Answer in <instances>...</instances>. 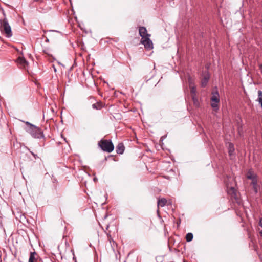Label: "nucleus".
I'll return each mask as SVG.
<instances>
[{
    "instance_id": "1",
    "label": "nucleus",
    "mask_w": 262,
    "mask_h": 262,
    "mask_svg": "<svg viewBox=\"0 0 262 262\" xmlns=\"http://www.w3.org/2000/svg\"><path fill=\"white\" fill-rule=\"evenodd\" d=\"M3 14L4 17L0 19V31L6 37H10L12 36L11 28L6 17L4 12H3Z\"/></svg>"
},
{
    "instance_id": "2",
    "label": "nucleus",
    "mask_w": 262,
    "mask_h": 262,
    "mask_svg": "<svg viewBox=\"0 0 262 262\" xmlns=\"http://www.w3.org/2000/svg\"><path fill=\"white\" fill-rule=\"evenodd\" d=\"M246 177L247 179L251 180L250 185L252 187V189L254 193H257L260 186L257 184V178L256 174L251 170H249L247 173Z\"/></svg>"
},
{
    "instance_id": "3",
    "label": "nucleus",
    "mask_w": 262,
    "mask_h": 262,
    "mask_svg": "<svg viewBox=\"0 0 262 262\" xmlns=\"http://www.w3.org/2000/svg\"><path fill=\"white\" fill-rule=\"evenodd\" d=\"M27 124L30 125L29 127L27 129V131L33 137L35 138H40L43 137V133L38 127L31 124L28 122H26Z\"/></svg>"
},
{
    "instance_id": "4",
    "label": "nucleus",
    "mask_w": 262,
    "mask_h": 262,
    "mask_svg": "<svg viewBox=\"0 0 262 262\" xmlns=\"http://www.w3.org/2000/svg\"><path fill=\"white\" fill-rule=\"evenodd\" d=\"M98 144L104 151L111 152L114 150V145L111 140H101Z\"/></svg>"
},
{
    "instance_id": "5",
    "label": "nucleus",
    "mask_w": 262,
    "mask_h": 262,
    "mask_svg": "<svg viewBox=\"0 0 262 262\" xmlns=\"http://www.w3.org/2000/svg\"><path fill=\"white\" fill-rule=\"evenodd\" d=\"M149 37H148L141 39V43L144 45L146 49H152L154 47L152 41Z\"/></svg>"
},
{
    "instance_id": "6",
    "label": "nucleus",
    "mask_w": 262,
    "mask_h": 262,
    "mask_svg": "<svg viewBox=\"0 0 262 262\" xmlns=\"http://www.w3.org/2000/svg\"><path fill=\"white\" fill-rule=\"evenodd\" d=\"M139 34L141 37V39H143L144 38H145L148 37H150V34L147 33V29L144 27H139Z\"/></svg>"
},
{
    "instance_id": "7",
    "label": "nucleus",
    "mask_w": 262,
    "mask_h": 262,
    "mask_svg": "<svg viewBox=\"0 0 262 262\" xmlns=\"http://www.w3.org/2000/svg\"><path fill=\"white\" fill-rule=\"evenodd\" d=\"M210 77V75L207 72H205L203 75V78L201 80V86L202 87H205L208 81V80Z\"/></svg>"
},
{
    "instance_id": "8",
    "label": "nucleus",
    "mask_w": 262,
    "mask_h": 262,
    "mask_svg": "<svg viewBox=\"0 0 262 262\" xmlns=\"http://www.w3.org/2000/svg\"><path fill=\"white\" fill-rule=\"evenodd\" d=\"M227 192L232 195H236V190L233 186H230L229 184L227 183Z\"/></svg>"
},
{
    "instance_id": "9",
    "label": "nucleus",
    "mask_w": 262,
    "mask_h": 262,
    "mask_svg": "<svg viewBox=\"0 0 262 262\" xmlns=\"http://www.w3.org/2000/svg\"><path fill=\"white\" fill-rule=\"evenodd\" d=\"M228 148L229 155L231 158H232L234 152V147L233 144L231 143H229L228 145Z\"/></svg>"
},
{
    "instance_id": "10",
    "label": "nucleus",
    "mask_w": 262,
    "mask_h": 262,
    "mask_svg": "<svg viewBox=\"0 0 262 262\" xmlns=\"http://www.w3.org/2000/svg\"><path fill=\"white\" fill-rule=\"evenodd\" d=\"M189 87L190 88V92L191 94V96L192 95H195L196 96V88L193 84L191 80L190 79H189Z\"/></svg>"
},
{
    "instance_id": "11",
    "label": "nucleus",
    "mask_w": 262,
    "mask_h": 262,
    "mask_svg": "<svg viewBox=\"0 0 262 262\" xmlns=\"http://www.w3.org/2000/svg\"><path fill=\"white\" fill-rule=\"evenodd\" d=\"M124 150V146L123 143H119L116 147V152L118 154H122Z\"/></svg>"
},
{
    "instance_id": "12",
    "label": "nucleus",
    "mask_w": 262,
    "mask_h": 262,
    "mask_svg": "<svg viewBox=\"0 0 262 262\" xmlns=\"http://www.w3.org/2000/svg\"><path fill=\"white\" fill-rule=\"evenodd\" d=\"M211 101H220L219 95L217 91L212 92V96L211 98Z\"/></svg>"
},
{
    "instance_id": "13",
    "label": "nucleus",
    "mask_w": 262,
    "mask_h": 262,
    "mask_svg": "<svg viewBox=\"0 0 262 262\" xmlns=\"http://www.w3.org/2000/svg\"><path fill=\"white\" fill-rule=\"evenodd\" d=\"M166 203L167 200L164 198H162L159 200L158 201V207H163L165 205Z\"/></svg>"
},
{
    "instance_id": "14",
    "label": "nucleus",
    "mask_w": 262,
    "mask_h": 262,
    "mask_svg": "<svg viewBox=\"0 0 262 262\" xmlns=\"http://www.w3.org/2000/svg\"><path fill=\"white\" fill-rule=\"evenodd\" d=\"M18 62L24 67L27 64V62L24 57H19L17 59Z\"/></svg>"
},
{
    "instance_id": "15",
    "label": "nucleus",
    "mask_w": 262,
    "mask_h": 262,
    "mask_svg": "<svg viewBox=\"0 0 262 262\" xmlns=\"http://www.w3.org/2000/svg\"><path fill=\"white\" fill-rule=\"evenodd\" d=\"M220 101H211V105L214 111L218 109V104Z\"/></svg>"
},
{
    "instance_id": "16",
    "label": "nucleus",
    "mask_w": 262,
    "mask_h": 262,
    "mask_svg": "<svg viewBox=\"0 0 262 262\" xmlns=\"http://www.w3.org/2000/svg\"><path fill=\"white\" fill-rule=\"evenodd\" d=\"M36 254V252H31L30 257L29 259V262H34L35 260V255Z\"/></svg>"
},
{
    "instance_id": "17",
    "label": "nucleus",
    "mask_w": 262,
    "mask_h": 262,
    "mask_svg": "<svg viewBox=\"0 0 262 262\" xmlns=\"http://www.w3.org/2000/svg\"><path fill=\"white\" fill-rule=\"evenodd\" d=\"M192 99L194 105L196 107L199 106V103L198 101V99L196 98V96H195V95H192Z\"/></svg>"
},
{
    "instance_id": "18",
    "label": "nucleus",
    "mask_w": 262,
    "mask_h": 262,
    "mask_svg": "<svg viewBox=\"0 0 262 262\" xmlns=\"http://www.w3.org/2000/svg\"><path fill=\"white\" fill-rule=\"evenodd\" d=\"M92 107L94 109L100 110L102 107V106L101 103H97L93 104L92 105Z\"/></svg>"
},
{
    "instance_id": "19",
    "label": "nucleus",
    "mask_w": 262,
    "mask_h": 262,
    "mask_svg": "<svg viewBox=\"0 0 262 262\" xmlns=\"http://www.w3.org/2000/svg\"><path fill=\"white\" fill-rule=\"evenodd\" d=\"M193 234L191 233H188L186 236V239L187 242H190L193 239Z\"/></svg>"
},
{
    "instance_id": "20",
    "label": "nucleus",
    "mask_w": 262,
    "mask_h": 262,
    "mask_svg": "<svg viewBox=\"0 0 262 262\" xmlns=\"http://www.w3.org/2000/svg\"><path fill=\"white\" fill-rule=\"evenodd\" d=\"M57 33H58L57 31H50V34H49V37H53L55 36V34H56Z\"/></svg>"
},
{
    "instance_id": "21",
    "label": "nucleus",
    "mask_w": 262,
    "mask_h": 262,
    "mask_svg": "<svg viewBox=\"0 0 262 262\" xmlns=\"http://www.w3.org/2000/svg\"><path fill=\"white\" fill-rule=\"evenodd\" d=\"M31 154L33 156V157H34L35 159H36L37 156L36 155L34 154V153H33L32 152H31Z\"/></svg>"
},
{
    "instance_id": "22",
    "label": "nucleus",
    "mask_w": 262,
    "mask_h": 262,
    "mask_svg": "<svg viewBox=\"0 0 262 262\" xmlns=\"http://www.w3.org/2000/svg\"><path fill=\"white\" fill-rule=\"evenodd\" d=\"M41 0H34V1H35V2H39Z\"/></svg>"
},
{
    "instance_id": "23",
    "label": "nucleus",
    "mask_w": 262,
    "mask_h": 262,
    "mask_svg": "<svg viewBox=\"0 0 262 262\" xmlns=\"http://www.w3.org/2000/svg\"><path fill=\"white\" fill-rule=\"evenodd\" d=\"M54 70L55 72H56V69L54 67Z\"/></svg>"
},
{
    "instance_id": "24",
    "label": "nucleus",
    "mask_w": 262,
    "mask_h": 262,
    "mask_svg": "<svg viewBox=\"0 0 262 262\" xmlns=\"http://www.w3.org/2000/svg\"><path fill=\"white\" fill-rule=\"evenodd\" d=\"M260 235L262 236V231H261L260 232Z\"/></svg>"
},
{
    "instance_id": "25",
    "label": "nucleus",
    "mask_w": 262,
    "mask_h": 262,
    "mask_svg": "<svg viewBox=\"0 0 262 262\" xmlns=\"http://www.w3.org/2000/svg\"><path fill=\"white\" fill-rule=\"evenodd\" d=\"M260 68L262 69V64L260 66Z\"/></svg>"
}]
</instances>
